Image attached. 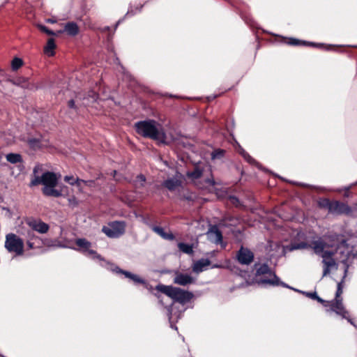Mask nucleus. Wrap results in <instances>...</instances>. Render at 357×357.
<instances>
[{"mask_svg":"<svg viewBox=\"0 0 357 357\" xmlns=\"http://www.w3.org/2000/svg\"><path fill=\"white\" fill-rule=\"evenodd\" d=\"M339 243L343 245L345 243V241L340 238V235L336 234L324 236V238H318L312 242V250L322 258L323 278L330 275L332 271L338 268V264L333 257L335 252L327 250L326 248H339Z\"/></svg>","mask_w":357,"mask_h":357,"instance_id":"f257e3e1","label":"nucleus"},{"mask_svg":"<svg viewBox=\"0 0 357 357\" xmlns=\"http://www.w3.org/2000/svg\"><path fill=\"white\" fill-rule=\"evenodd\" d=\"M137 132L144 137L163 142L165 134L161 125L154 120H146L137 122L135 124Z\"/></svg>","mask_w":357,"mask_h":357,"instance_id":"f03ea898","label":"nucleus"},{"mask_svg":"<svg viewBox=\"0 0 357 357\" xmlns=\"http://www.w3.org/2000/svg\"><path fill=\"white\" fill-rule=\"evenodd\" d=\"M257 264L255 265L256 268V281L259 284L262 286L281 285L287 288H290L287 284L280 280V278L272 272L267 264H260L259 267H257Z\"/></svg>","mask_w":357,"mask_h":357,"instance_id":"7ed1b4c3","label":"nucleus"},{"mask_svg":"<svg viewBox=\"0 0 357 357\" xmlns=\"http://www.w3.org/2000/svg\"><path fill=\"white\" fill-rule=\"evenodd\" d=\"M156 289L182 305L188 303L193 297L192 292L171 285L159 284Z\"/></svg>","mask_w":357,"mask_h":357,"instance_id":"20e7f679","label":"nucleus"},{"mask_svg":"<svg viewBox=\"0 0 357 357\" xmlns=\"http://www.w3.org/2000/svg\"><path fill=\"white\" fill-rule=\"evenodd\" d=\"M348 271V266L347 265L344 270V275L340 282H337V291L335 294V298L334 301L331 302L330 307L331 310L333 312H335L336 314L342 317V318L346 319L351 324L354 326L356 328L357 326L354 324L352 320L347 316L348 312L344 309V305L342 304V299L340 298L341 294H342V288H343V282L344 278L347 276Z\"/></svg>","mask_w":357,"mask_h":357,"instance_id":"39448f33","label":"nucleus"},{"mask_svg":"<svg viewBox=\"0 0 357 357\" xmlns=\"http://www.w3.org/2000/svg\"><path fill=\"white\" fill-rule=\"evenodd\" d=\"M5 248L9 252L15 255H22L24 253V241L15 234L10 233L6 236Z\"/></svg>","mask_w":357,"mask_h":357,"instance_id":"423d86ee","label":"nucleus"},{"mask_svg":"<svg viewBox=\"0 0 357 357\" xmlns=\"http://www.w3.org/2000/svg\"><path fill=\"white\" fill-rule=\"evenodd\" d=\"M126 223L123 221H114L104 226L102 231L109 238H119L125 233Z\"/></svg>","mask_w":357,"mask_h":357,"instance_id":"0eeeda50","label":"nucleus"},{"mask_svg":"<svg viewBox=\"0 0 357 357\" xmlns=\"http://www.w3.org/2000/svg\"><path fill=\"white\" fill-rule=\"evenodd\" d=\"M327 204L328 211L333 214H349L351 211L350 207L338 201L330 202L328 199L324 201Z\"/></svg>","mask_w":357,"mask_h":357,"instance_id":"6e6552de","label":"nucleus"},{"mask_svg":"<svg viewBox=\"0 0 357 357\" xmlns=\"http://www.w3.org/2000/svg\"><path fill=\"white\" fill-rule=\"evenodd\" d=\"M183 176L182 174L176 172L171 178H168L162 183V186L169 191H174L182 185Z\"/></svg>","mask_w":357,"mask_h":357,"instance_id":"1a4fd4ad","label":"nucleus"},{"mask_svg":"<svg viewBox=\"0 0 357 357\" xmlns=\"http://www.w3.org/2000/svg\"><path fill=\"white\" fill-rule=\"evenodd\" d=\"M26 223L31 228V229L42 234H46L50 229V227L47 223L43 222L40 219L38 218H28L26 221Z\"/></svg>","mask_w":357,"mask_h":357,"instance_id":"9d476101","label":"nucleus"},{"mask_svg":"<svg viewBox=\"0 0 357 357\" xmlns=\"http://www.w3.org/2000/svg\"><path fill=\"white\" fill-rule=\"evenodd\" d=\"M76 245L86 256L92 259H101V257L94 250H91V243L85 238H78L75 241Z\"/></svg>","mask_w":357,"mask_h":357,"instance_id":"9b49d317","label":"nucleus"},{"mask_svg":"<svg viewBox=\"0 0 357 357\" xmlns=\"http://www.w3.org/2000/svg\"><path fill=\"white\" fill-rule=\"evenodd\" d=\"M236 258L240 264L249 265L254 259V254L249 249L241 246L237 252Z\"/></svg>","mask_w":357,"mask_h":357,"instance_id":"f8f14e48","label":"nucleus"},{"mask_svg":"<svg viewBox=\"0 0 357 357\" xmlns=\"http://www.w3.org/2000/svg\"><path fill=\"white\" fill-rule=\"evenodd\" d=\"M173 281L174 284L186 286L195 283V279L189 274L176 272Z\"/></svg>","mask_w":357,"mask_h":357,"instance_id":"ddd939ff","label":"nucleus"},{"mask_svg":"<svg viewBox=\"0 0 357 357\" xmlns=\"http://www.w3.org/2000/svg\"><path fill=\"white\" fill-rule=\"evenodd\" d=\"M208 239L215 244H219L222 242V235L221 231L218 229L217 226H211L206 233Z\"/></svg>","mask_w":357,"mask_h":357,"instance_id":"4468645a","label":"nucleus"},{"mask_svg":"<svg viewBox=\"0 0 357 357\" xmlns=\"http://www.w3.org/2000/svg\"><path fill=\"white\" fill-rule=\"evenodd\" d=\"M42 183L44 185V187H55L57 184L56 174L50 172L43 174Z\"/></svg>","mask_w":357,"mask_h":357,"instance_id":"2eb2a0df","label":"nucleus"},{"mask_svg":"<svg viewBox=\"0 0 357 357\" xmlns=\"http://www.w3.org/2000/svg\"><path fill=\"white\" fill-rule=\"evenodd\" d=\"M114 271H116V273L123 274L127 278L131 280L135 284H142L145 286L147 285L146 281L141 278L140 277H139L137 275L133 274L129 271L121 270L119 267H116L115 269H114Z\"/></svg>","mask_w":357,"mask_h":357,"instance_id":"dca6fc26","label":"nucleus"},{"mask_svg":"<svg viewBox=\"0 0 357 357\" xmlns=\"http://www.w3.org/2000/svg\"><path fill=\"white\" fill-rule=\"evenodd\" d=\"M211 261L208 259H201L197 261L192 266V271L197 273L202 272L208 266Z\"/></svg>","mask_w":357,"mask_h":357,"instance_id":"f3484780","label":"nucleus"},{"mask_svg":"<svg viewBox=\"0 0 357 357\" xmlns=\"http://www.w3.org/2000/svg\"><path fill=\"white\" fill-rule=\"evenodd\" d=\"M152 230L164 239L173 240L174 238V236L172 233H166L160 227L153 226Z\"/></svg>","mask_w":357,"mask_h":357,"instance_id":"a211bd4d","label":"nucleus"},{"mask_svg":"<svg viewBox=\"0 0 357 357\" xmlns=\"http://www.w3.org/2000/svg\"><path fill=\"white\" fill-rule=\"evenodd\" d=\"M63 31L66 32L70 36H75L79 31V28L75 22H68L64 26Z\"/></svg>","mask_w":357,"mask_h":357,"instance_id":"6ab92c4d","label":"nucleus"},{"mask_svg":"<svg viewBox=\"0 0 357 357\" xmlns=\"http://www.w3.org/2000/svg\"><path fill=\"white\" fill-rule=\"evenodd\" d=\"M43 192L46 196H51L54 197H59L62 195L60 190H56L54 187H44Z\"/></svg>","mask_w":357,"mask_h":357,"instance_id":"aec40b11","label":"nucleus"},{"mask_svg":"<svg viewBox=\"0 0 357 357\" xmlns=\"http://www.w3.org/2000/svg\"><path fill=\"white\" fill-rule=\"evenodd\" d=\"M311 245H312V243L310 244H308L305 242L294 243H291L290 245V246L288 248V250L289 251H292L294 250H301V249H307V248L312 249Z\"/></svg>","mask_w":357,"mask_h":357,"instance_id":"412c9836","label":"nucleus"},{"mask_svg":"<svg viewBox=\"0 0 357 357\" xmlns=\"http://www.w3.org/2000/svg\"><path fill=\"white\" fill-rule=\"evenodd\" d=\"M56 47L55 42L53 38H49L46 46L45 47L44 51L49 56L54 55V50Z\"/></svg>","mask_w":357,"mask_h":357,"instance_id":"4be33fe9","label":"nucleus"},{"mask_svg":"<svg viewBox=\"0 0 357 357\" xmlns=\"http://www.w3.org/2000/svg\"><path fill=\"white\" fill-rule=\"evenodd\" d=\"M178 248L183 253H185L188 255H191L193 253V245L192 244L179 243L178 244Z\"/></svg>","mask_w":357,"mask_h":357,"instance_id":"5701e85b","label":"nucleus"},{"mask_svg":"<svg viewBox=\"0 0 357 357\" xmlns=\"http://www.w3.org/2000/svg\"><path fill=\"white\" fill-rule=\"evenodd\" d=\"M7 161L12 164L22 162V156L18 153H8L6 156Z\"/></svg>","mask_w":357,"mask_h":357,"instance_id":"b1692460","label":"nucleus"},{"mask_svg":"<svg viewBox=\"0 0 357 357\" xmlns=\"http://www.w3.org/2000/svg\"><path fill=\"white\" fill-rule=\"evenodd\" d=\"M146 178L143 174L138 175L133 181L134 186L137 188H142L144 186Z\"/></svg>","mask_w":357,"mask_h":357,"instance_id":"393cba45","label":"nucleus"},{"mask_svg":"<svg viewBox=\"0 0 357 357\" xmlns=\"http://www.w3.org/2000/svg\"><path fill=\"white\" fill-rule=\"evenodd\" d=\"M202 171L196 167L193 171L188 172L187 176L192 179H197L202 176Z\"/></svg>","mask_w":357,"mask_h":357,"instance_id":"a878e982","label":"nucleus"},{"mask_svg":"<svg viewBox=\"0 0 357 357\" xmlns=\"http://www.w3.org/2000/svg\"><path fill=\"white\" fill-rule=\"evenodd\" d=\"M225 155V151L222 149H215L211 153V158L213 160L221 159Z\"/></svg>","mask_w":357,"mask_h":357,"instance_id":"bb28decb","label":"nucleus"},{"mask_svg":"<svg viewBox=\"0 0 357 357\" xmlns=\"http://www.w3.org/2000/svg\"><path fill=\"white\" fill-rule=\"evenodd\" d=\"M241 155L244 158L245 160H247L250 164H257V162L253 159L245 150L242 148L240 149L239 151Z\"/></svg>","mask_w":357,"mask_h":357,"instance_id":"cd10ccee","label":"nucleus"},{"mask_svg":"<svg viewBox=\"0 0 357 357\" xmlns=\"http://www.w3.org/2000/svg\"><path fill=\"white\" fill-rule=\"evenodd\" d=\"M26 239L30 240V241H38V243L41 242L40 238H39L38 236L35 235V234L33 233V231L32 229L27 231L26 234Z\"/></svg>","mask_w":357,"mask_h":357,"instance_id":"c85d7f7f","label":"nucleus"},{"mask_svg":"<svg viewBox=\"0 0 357 357\" xmlns=\"http://www.w3.org/2000/svg\"><path fill=\"white\" fill-rule=\"evenodd\" d=\"M23 64V61L21 59L15 58L11 63V66L13 70H17L19 69Z\"/></svg>","mask_w":357,"mask_h":357,"instance_id":"c756f323","label":"nucleus"},{"mask_svg":"<svg viewBox=\"0 0 357 357\" xmlns=\"http://www.w3.org/2000/svg\"><path fill=\"white\" fill-rule=\"evenodd\" d=\"M40 244L41 242L38 243V241L26 240V245L30 250L40 247Z\"/></svg>","mask_w":357,"mask_h":357,"instance_id":"7c9ffc66","label":"nucleus"},{"mask_svg":"<svg viewBox=\"0 0 357 357\" xmlns=\"http://www.w3.org/2000/svg\"><path fill=\"white\" fill-rule=\"evenodd\" d=\"M40 183H42V176L40 177L38 176H34L33 178L31 179V183L29 185L31 187L37 185Z\"/></svg>","mask_w":357,"mask_h":357,"instance_id":"2f4dec72","label":"nucleus"},{"mask_svg":"<svg viewBox=\"0 0 357 357\" xmlns=\"http://www.w3.org/2000/svg\"><path fill=\"white\" fill-rule=\"evenodd\" d=\"M288 44L291 45H306L307 43L305 41H301L295 38H289Z\"/></svg>","mask_w":357,"mask_h":357,"instance_id":"473e14b6","label":"nucleus"},{"mask_svg":"<svg viewBox=\"0 0 357 357\" xmlns=\"http://www.w3.org/2000/svg\"><path fill=\"white\" fill-rule=\"evenodd\" d=\"M38 26L41 31L47 33V35L54 36L56 34L53 31L50 30L47 27H46L44 25L39 24Z\"/></svg>","mask_w":357,"mask_h":357,"instance_id":"72a5a7b5","label":"nucleus"},{"mask_svg":"<svg viewBox=\"0 0 357 357\" xmlns=\"http://www.w3.org/2000/svg\"><path fill=\"white\" fill-rule=\"evenodd\" d=\"M290 289H291V287H290ZM292 289L298 291V290H297L296 289L292 288ZM299 292H301V291H299ZM301 293H303V294H305L307 297H309V298H310L312 299H314V300L315 298L317 297V294L316 291H314V292H304V291H301Z\"/></svg>","mask_w":357,"mask_h":357,"instance_id":"f704fd0d","label":"nucleus"},{"mask_svg":"<svg viewBox=\"0 0 357 357\" xmlns=\"http://www.w3.org/2000/svg\"><path fill=\"white\" fill-rule=\"evenodd\" d=\"M29 144L32 147H38L40 144V142L37 139L31 138L29 139Z\"/></svg>","mask_w":357,"mask_h":357,"instance_id":"c9c22d12","label":"nucleus"},{"mask_svg":"<svg viewBox=\"0 0 357 357\" xmlns=\"http://www.w3.org/2000/svg\"><path fill=\"white\" fill-rule=\"evenodd\" d=\"M75 180L76 178H74L73 176H66L64 177V181L72 185H75Z\"/></svg>","mask_w":357,"mask_h":357,"instance_id":"e433bc0d","label":"nucleus"},{"mask_svg":"<svg viewBox=\"0 0 357 357\" xmlns=\"http://www.w3.org/2000/svg\"><path fill=\"white\" fill-rule=\"evenodd\" d=\"M275 247V248L278 249V250H281V253H283L284 252V249L282 246H281L279 243H270V247L271 248V249H273V247Z\"/></svg>","mask_w":357,"mask_h":357,"instance_id":"4c0bfd02","label":"nucleus"},{"mask_svg":"<svg viewBox=\"0 0 357 357\" xmlns=\"http://www.w3.org/2000/svg\"><path fill=\"white\" fill-rule=\"evenodd\" d=\"M68 202L70 206H76L78 204V202L75 197H72L68 199Z\"/></svg>","mask_w":357,"mask_h":357,"instance_id":"58836bf2","label":"nucleus"},{"mask_svg":"<svg viewBox=\"0 0 357 357\" xmlns=\"http://www.w3.org/2000/svg\"><path fill=\"white\" fill-rule=\"evenodd\" d=\"M92 182L91 181H85L82 179H79L78 178H76L75 185H77V187L80 188L81 184L84 183Z\"/></svg>","mask_w":357,"mask_h":357,"instance_id":"ea45409f","label":"nucleus"},{"mask_svg":"<svg viewBox=\"0 0 357 357\" xmlns=\"http://www.w3.org/2000/svg\"><path fill=\"white\" fill-rule=\"evenodd\" d=\"M167 312H168V316H169V321H170V323H172V309H171L170 307H167ZM171 327L175 328L176 330H177V328L176 326L175 327L173 326L172 324H171Z\"/></svg>","mask_w":357,"mask_h":357,"instance_id":"a19ab883","label":"nucleus"},{"mask_svg":"<svg viewBox=\"0 0 357 357\" xmlns=\"http://www.w3.org/2000/svg\"><path fill=\"white\" fill-rule=\"evenodd\" d=\"M230 200H231V202L235 205H238L239 201L238 199V198H236V197H229Z\"/></svg>","mask_w":357,"mask_h":357,"instance_id":"79ce46f5","label":"nucleus"},{"mask_svg":"<svg viewBox=\"0 0 357 357\" xmlns=\"http://www.w3.org/2000/svg\"><path fill=\"white\" fill-rule=\"evenodd\" d=\"M68 107L70 108H75V101L73 100H69Z\"/></svg>","mask_w":357,"mask_h":357,"instance_id":"37998d69","label":"nucleus"},{"mask_svg":"<svg viewBox=\"0 0 357 357\" xmlns=\"http://www.w3.org/2000/svg\"><path fill=\"white\" fill-rule=\"evenodd\" d=\"M206 181L210 185H213L215 184V182L212 178H207Z\"/></svg>","mask_w":357,"mask_h":357,"instance_id":"c03bdc74","label":"nucleus"},{"mask_svg":"<svg viewBox=\"0 0 357 357\" xmlns=\"http://www.w3.org/2000/svg\"><path fill=\"white\" fill-rule=\"evenodd\" d=\"M314 300H317L318 302L321 303H327L326 301H325L324 300H323L322 298H321L320 297H319L317 296V298H314Z\"/></svg>","mask_w":357,"mask_h":357,"instance_id":"a18cd8bd","label":"nucleus"},{"mask_svg":"<svg viewBox=\"0 0 357 357\" xmlns=\"http://www.w3.org/2000/svg\"><path fill=\"white\" fill-rule=\"evenodd\" d=\"M325 200L326 199H324L323 201L320 202L319 204L322 207H326L327 208V204H326V202H324Z\"/></svg>","mask_w":357,"mask_h":357,"instance_id":"49530a36","label":"nucleus"},{"mask_svg":"<svg viewBox=\"0 0 357 357\" xmlns=\"http://www.w3.org/2000/svg\"><path fill=\"white\" fill-rule=\"evenodd\" d=\"M47 22H50V23H54V22H55V21H54V20H51V19H48V20H47Z\"/></svg>","mask_w":357,"mask_h":357,"instance_id":"de8ad7c7","label":"nucleus"},{"mask_svg":"<svg viewBox=\"0 0 357 357\" xmlns=\"http://www.w3.org/2000/svg\"><path fill=\"white\" fill-rule=\"evenodd\" d=\"M92 182H88V183H84L85 184L88 185H92V184L93 183V181H91Z\"/></svg>","mask_w":357,"mask_h":357,"instance_id":"09e8293b","label":"nucleus"},{"mask_svg":"<svg viewBox=\"0 0 357 357\" xmlns=\"http://www.w3.org/2000/svg\"><path fill=\"white\" fill-rule=\"evenodd\" d=\"M37 171H38V167H36L33 169V173H34V174H36Z\"/></svg>","mask_w":357,"mask_h":357,"instance_id":"8fccbe9b","label":"nucleus"},{"mask_svg":"<svg viewBox=\"0 0 357 357\" xmlns=\"http://www.w3.org/2000/svg\"><path fill=\"white\" fill-rule=\"evenodd\" d=\"M310 45H315V44H314V43H310ZM321 45H323L322 44H317V45H316V46H319V47L321 46Z\"/></svg>","mask_w":357,"mask_h":357,"instance_id":"3c124183","label":"nucleus"},{"mask_svg":"<svg viewBox=\"0 0 357 357\" xmlns=\"http://www.w3.org/2000/svg\"><path fill=\"white\" fill-rule=\"evenodd\" d=\"M97 96H97L96 93H93V98L94 100H96V98H97Z\"/></svg>","mask_w":357,"mask_h":357,"instance_id":"603ef678","label":"nucleus"},{"mask_svg":"<svg viewBox=\"0 0 357 357\" xmlns=\"http://www.w3.org/2000/svg\"><path fill=\"white\" fill-rule=\"evenodd\" d=\"M215 267H218V265L213 266V268H215Z\"/></svg>","mask_w":357,"mask_h":357,"instance_id":"864d4df0","label":"nucleus"}]
</instances>
